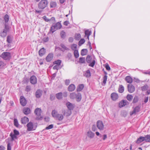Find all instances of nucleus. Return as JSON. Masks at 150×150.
<instances>
[{"label":"nucleus","mask_w":150,"mask_h":150,"mask_svg":"<svg viewBox=\"0 0 150 150\" xmlns=\"http://www.w3.org/2000/svg\"><path fill=\"white\" fill-rule=\"evenodd\" d=\"M3 59L6 61H9L11 59V57H2Z\"/></svg>","instance_id":"nucleus-56"},{"label":"nucleus","mask_w":150,"mask_h":150,"mask_svg":"<svg viewBox=\"0 0 150 150\" xmlns=\"http://www.w3.org/2000/svg\"><path fill=\"white\" fill-rule=\"evenodd\" d=\"M97 130V128L95 125H93L92 127V130L93 131L95 132Z\"/></svg>","instance_id":"nucleus-61"},{"label":"nucleus","mask_w":150,"mask_h":150,"mask_svg":"<svg viewBox=\"0 0 150 150\" xmlns=\"http://www.w3.org/2000/svg\"><path fill=\"white\" fill-rule=\"evenodd\" d=\"M124 90V87L122 85H120L119 86V88L118 89L119 92L121 93H122Z\"/></svg>","instance_id":"nucleus-31"},{"label":"nucleus","mask_w":150,"mask_h":150,"mask_svg":"<svg viewBox=\"0 0 150 150\" xmlns=\"http://www.w3.org/2000/svg\"><path fill=\"white\" fill-rule=\"evenodd\" d=\"M20 103L21 105L23 106H25L27 104V101L25 99L23 96H21L20 98Z\"/></svg>","instance_id":"nucleus-12"},{"label":"nucleus","mask_w":150,"mask_h":150,"mask_svg":"<svg viewBox=\"0 0 150 150\" xmlns=\"http://www.w3.org/2000/svg\"><path fill=\"white\" fill-rule=\"evenodd\" d=\"M62 27L61 23L59 22H57L51 27L50 31L53 33L57 30L60 29Z\"/></svg>","instance_id":"nucleus-2"},{"label":"nucleus","mask_w":150,"mask_h":150,"mask_svg":"<svg viewBox=\"0 0 150 150\" xmlns=\"http://www.w3.org/2000/svg\"><path fill=\"white\" fill-rule=\"evenodd\" d=\"M51 21L53 23L55 22V19L54 17H52L50 19H49V21Z\"/></svg>","instance_id":"nucleus-58"},{"label":"nucleus","mask_w":150,"mask_h":150,"mask_svg":"<svg viewBox=\"0 0 150 150\" xmlns=\"http://www.w3.org/2000/svg\"><path fill=\"white\" fill-rule=\"evenodd\" d=\"M148 88V86L147 85H145L141 87V90L143 91H146L147 89Z\"/></svg>","instance_id":"nucleus-47"},{"label":"nucleus","mask_w":150,"mask_h":150,"mask_svg":"<svg viewBox=\"0 0 150 150\" xmlns=\"http://www.w3.org/2000/svg\"><path fill=\"white\" fill-rule=\"evenodd\" d=\"M62 67L60 66L56 65L53 67V69L54 70L56 69L57 70H58L59 69L61 68Z\"/></svg>","instance_id":"nucleus-48"},{"label":"nucleus","mask_w":150,"mask_h":150,"mask_svg":"<svg viewBox=\"0 0 150 150\" xmlns=\"http://www.w3.org/2000/svg\"><path fill=\"white\" fill-rule=\"evenodd\" d=\"M70 97L71 99H76L77 102H80L82 99L81 95L80 93H71L70 95Z\"/></svg>","instance_id":"nucleus-1"},{"label":"nucleus","mask_w":150,"mask_h":150,"mask_svg":"<svg viewBox=\"0 0 150 150\" xmlns=\"http://www.w3.org/2000/svg\"><path fill=\"white\" fill-rule=\"evenodd\" d=\"M42 18H43V19L45 21H46V22L49 21V19L46 16H44Z\"/></svg>","instance_id":"nucleus-60"},{"label":"nucleus","mask_w":150,"mask_h":150,"mask_svg":"<svg viewBox=\"0 0 150 150\" xmlns=\"http://www.w3.org/2000/svg\"><path fill=\"white\" fill-rule=\"evenodd\" d=\"M81 38V35L79 33L76 34L75 36V39L76 40H79Z\"/></svg>","instance_id":"nucleus-39"},{"label":"nucleus","mask_w":150,"mask_h":150,"mask_svg":"<svg viewBox=\"0 0 150 150\" xmlns=\"http://www.w3.org/2000/svg\"><path fill=\"white\" fill-rule=\"evenodd\" d=\"M56 118H57L59 121H61L64 118V115L62 114H58Z\"/></svg>","instance_id":"nucleus-29"},{"label":"nucleus","mask_w":150,"mask_h":150,"mask_svg":"<svg viewBox=\"0 0 150 150\" xmlns=\"http://www.w3.org/2000/svg\"><path fill=\"white\" fill-rule=\"evenodd\" d=\"M50 7L51 8H55L57 6V3L54 1H51L50 4Z\"/></svg>","instance_id":"nucleus-34"},{"label":"nucleus","mask_w":150,"mask_h":150,"mask_svg":"<svg viewBox=\"0 0 150 150\" xmlns=\"http://www.w3.org/2000/svg\"><path fill=\"white\" fill-rule=\"evenodd\" d=\"M105 68L108 71H109L110 69V68L108 64H107L105 65Z\"/></svg>","instance_id":"nucleus-62"},{"label":"nucleus","mask_w":150,"mask_h":150,"mask_svg":"<svg viewBox=\"0 0 150 150\" xmlns=\"http://www.w3.org/2000/svg\"><path fill=\"white\" fill-rule=\"evenodd\" d=\"M74 56H79V53L77 50H75L74 52Z\"/></svg>","instance_id":"nucleus-55"},{"label":"nucleus","mask_w":150,"mask_h":150,"mask_svg":"<svg viewBox=\"0 0 150 150\" xmlns=\"http://www.w3.org/2000/svg\"><path fill=\"white\" fill-rule=\"evenodd\" d=\"M6 65V64L2 61H0V68H2Z\"/></svg>","instance_id":"nucleus-51"},{"label":"nucleus","mask_w":150,"mask_h":150,"mask_svg":"<svg viewBox=\"0 0 150 150\" xmlns=\"http://www.w3.org/2000/svg\"><path fill=\"white\" fill-rule=\"evenodd\" d=\"M85 35L87 36L88 39L89 40V36L91 33V31H89L88 30H87L85 31Z\"/></svg>","instance_id":"nucleus-33"},{"label":"nucleus","mask_w":150,"mask_h":150,"mask_svg":"<svg viewBox=\"0 0 150 150\" xmlns=\"http://www.w3.org/2000/svg\"><path fill=\"white\" fill-rule=\"evenodd\" d=\"M60 46L62 47L61 50L62 51H64L65 50H69V49L67 47L64 45L63 44H61L60 45Z\"/></svg>","instance_id":"nucleus-32"},{"label":"nucleus","mask_w":150,"mask_h":150,"mask_svg":"<svg viewBox=\"0 0 150 150\" xmlns=\"http://www.w3.org/2000/svg\"><path fill=\"white\" fill-rule=\"evenodd\" d=\"M85 42V40L84 39H81L79 42V45H81L83 44Z\"/></svg>","instance_id":"nucleus-53"},{"label":"nucleus","mask_w":150,"mask_h":150,"mask_svg":"<svg viewBox=\"0 0 150 150\" xmlns=\"http://www.w3.org/2000/svg\"><path fill=\"white\" fill-rule=\"evenodd\" d=\"M62 62V61L60 59H58L55 60L53 62V64H56L59 66H60Z\"/></svg>","instance_id":"nucleus-30"},{"label":"nucleus","mask_w":150,"mask_h":150,"mask_svg":"<svg viewBox=\"0 0 150 150\" xmlns=\"http://www.w3.org/2000/svg\"><path fill=\"white\" fill-rule=\"evenodd\" d=\"M140 109V106H136L135 108L132 111L130 112V115H132L134 114H136L137 112H138L139 111Z\"/></svg>","instance_id":"nucleus-10"},{"label":"nucleus","mask_w":150,"mask_h":150,"mask_svg":"<svg viewBox=\"0 0 150 150\" xmlns=\"http://www.w3.org/2000/svg\"><path fill=\"white\" fill-rule=\"evenodd\" d=\"M133 98V96L131 95L130 94H128L127 96V100L129 101H131L132 99Z\"/></svg>","instance_id":"nucleus-44"},{"label":"nucleus","mask_w":150,"mask_h":150,"mask_svg":"<svg viewBox=\"0 0 150 150\" xmlns=\"http://www.w3.org/2000/svg\"><path fill=\"white\" fill-rule=\"evenodd\" d=\"M88 50L86 49H82L81 52V54L82 56H84L86 55L87 52Z\"/></svg>","instance_id":"nucleus-36"},{"label":"nucleus","mask_w":150,"mask_h":150,"mask_svg":"<svg viewBox=\"0 0 150 150\" xmlns=\"http://www.w3.org/2000/svg\"><path fill=\"white\" fill-rule=\"evenodd\" d=\"M84 85L83 84H81L79 85L76 88V91L77 92L81 91L84 88Z\"/></svg>","instance_id":"nucleus-25"},{"label":"nucleus","mask_w":150,"mask_h":150,"mask_svg":"<svg viewBox=\"0 0 150 150\" xmlns=\"http://www.w3.org/2000/svg\"><path fill=\"white\" fill-rule=\"evenodd\" d=\"M86 60L87 62L90 63L88 66L90 67H93L95 64L96 61L95 58H92V57H86Z\"/></svg>","instance_id":"nucleus-4"},{"label":"nucleus","mask_w":150,"mask_h":150,"mask_svg":"<svg viewBox=\"0 0 150 150\" xmlns=\"http://www.w3.org/2000/svg\"><path fill=\"white\" fill-rule=\"evenodd\" d=\"M4 19L6 23H8V21L9 19V16L8 15L6 14L4 16Z\"/></svg>","instance_id":"nucleus-42"},{"label":"nucleus","mask_w":150,"mask_h":150,"mask_svg":"<svg viewBox=\"0 0 150 150\" xmlns=\"http://www.w3.org/2000/svg\"><path fill=\"white\" fill-rule=\"evenodd\" d=\"M149 100V97L148 96H146L145 97L144 102L145 103H146Z\"/></svg>","instance_id":"nucleus-63"},{"label":"nucleus","mask_w":150,"mask_h":150,"mask_svg":"<svg viewBox=\"0 0 150 150\" xmlns=\"http://www.w3.org/2000/svg\"><path fill=\"white\" fill-rule=\"evenodd\" d=\"M55 97L54 95L51 94L50 95V99L51 100H53L54 99Z\"/></svg>","instance_id":"nucleus-59"},{"label":"nucleus","mask_w":150,"mask_h":150,"mask_svg":"<svg viewBox=\"0 0 150 150\" xmlns=\"http://www.w3.org/2000/svg\"><path fill=\"white\" fill-rule=\"evenodd\" d=\"M145 141L147 142H150V135L148 134L145 136Z\"/></svg>","instance_id":"nucleus-35"},{"label":"nucleus","mask_w":150,"mask_h":150,"mask_svg":"<svg viewBox=\"0 0 150 150\" xmlns=\"http://www.w3.org/2000/svg\"><path fill=\"white\" fill-rule=\"evenodd\" d=\"M63 113L64 115H66L67 116H69L71 114V110H68L66 112L65 110H64L62 112Z\"/></svg>","instance_id":"nucleus-28"},{"label":"nucleus","mask_w":150,"mask_h":150,"mask_svg":"<svg viewBox=\"0 0 150 150\" xmlns=\"http://www.w3.org/2000/svg\"><path fill=\"white\" fill-rule=\"evenodd\" d=\"M58 114V113H57V112L55 110H53L52 111V115L54 117H56Z\"/></svg>","instance_id":"nucleus-37"},{"label":"nucleus","mask_w":150,"mask_h":150,"mask_svg":"<svg viewBox=\"0 0 150 150\" xmlns=\"http://www.w3.org/2000/svg\"><path fill=\"white\" fill-rule=\"evenodd\" d=\"M91 75L90 71L89 70H88L86 71H85L83 72V76L88 78L91 76Z\"/></svg>","instance_id":"nucleus-21"},{"label":"nucleus","mask_w":150,"mask_h":150,"mask_svg":"<svg viewBox=\"0 0 150 150\" xmlns=\"http://www.w3.org/2000/svg\"><path fill=\"white\" fill-rule=\"evenodd\" d=\"M85 57H81L79 59V63L81 64L84 63H85Z\"/></svg>","instance_id":"nucleus-41"},{"label":"nucleus","mask_w":150,"mask_h":150,"mask_svg":"<svg viewBox=\"0 0 150 150\" xmlns=\"http://www.w3.org/2000/svg\"><path fill=\"white\" fill-rule=\"evenodd\" d=\"M139 99V97L137 96H135L133 99L132 103H136L138 101Z\"/></svg>","instance_id":"nucleus-40"},{"label":"nucleus","mask_w":150,"mask_h":150,"mask_svg":"<svg viewBox=\"0 0 150 150\" xmlns=\"http://www.w3.org/2000/svg\"><path fill=\"white\" fill-rule=\"evenodd\" d=\"M11 148L10 144L8 143L7 144V150H11Z\"/></svg>","instance_id":"nucleus-64"},{"label":"nucleus","mask_w":150,"mask_h":150,"mask_svg":"<svg viewBox=\"0 0 150 150\" xmlns=\"http://www.w3.org/2000/svg\"><path fill=\"white\" fill-rule=\"evenodd\" d=\"M28 118L26 117H24L21 118V122L22 124H25L29 122Z\"/></svg>","instance_id":"nucleus-17"},{"label":"nucleus","mask_w":150,"mask_h":150,"mask_svg":"<svg viewBox=\"0 0 150 150\" xmlns=\"http://www.w3.org/2000/svg\"><path fill=\"white\" fill-rule=\"evenodd\" d=\"M87 135L89 138H92L94 137L95 134L91 131H89L87 132Z\"/></svg>","instance_id":"nucleus-23"},{"label":"nucleus","mask_w":150,"mask_h":150,"mask_svg":"<svg viewBox=\"0 0 150 150\" xmlns=\"http://www.w3.org/2000/svg\"><path fill=\"white\" fill-rule=\"evenodd\" d=\"M127 100H123L119 103V107L120 108H121L125 106L127 104Z\"/></svg>","instance_id":"nucleus-20"},{"label":"nucleus","mask_w":150,"mask_h":150,"mask_svg":"<svg viewBox=\"0 0 150 150\" xmlns=\"http://www.w3.org/2000/svg\"><path fill=\"white\" fill-rule=\"evenodd\" d=\"M42 95L41 91L40 89H38L35 93V96L37 98H40Z\"/></svg>","instance_id":"nucleus-22"},{"label":"nucleus","mask_w":150,"mask_h":150,"mask_svg":"<svg viewBox=\"0 0 150 150\" xmlns=\"http://www.w3.org/2000/svg\"><path fill=\"white\" fill-rule=\"evenodd\" d=\"M127 88L128 91L130 93L133 92L135 90L134 87L132 84H128Z\"/></svg>","instance_id":"nucleus-13"},{"label":"nucleus","mask_w":150,"mask_h":150,"mask_svg":"<svg viewBox=\"0 0 150 150\" xmlns=\"http://www.w3.org/2000/svg\"><path fill=\"white\" fill-rule=\"evenodd\" d=\"M53 57H46V60L47 62H50L53 59Z\"/></svg>","instance_id":"nucleus-54"},{"label":"nucleus","mask_w":150,"mask_h":150,"mask_svg":"<svg viewBox=\"0 0 150 150\" xmlns=\"http://www.w3.org/2000/svg\"><path fill=\"white\" fill-rule=\"evenodd\" d=\"M14 134L12 132H11L10 135L11 137L12 140H14L15 139H17V136L19 134V131L16 129L13 130Z\"/></svg>","instance_id":"nucleus-6"},{"label":"nucleus","mask_w":150,"mask_h":150,"mask_svg":"<svg viewBox=\"0 0 150 150\" xmlns=\"http://www.w3.org/2000/svg\"><path fill=\"white\" fill-rule=\"evenodd\" d=\"M53 127V125L52 124L49 125L46 128V129H49L52 128Z\"/></svg>","instance_id":"nucleus-57"},{"label":"nucleus","mask_w":150,"mask_h":150,"mask_svg":"<svg viewBox=\"0 0 150 150\" xmlns=\"http://www.w3.org/2000/svg\"><path fill=\"white\" fill-rule=\"evenodd\" d=\"M31 87L30 86H26L25 91L27 92H29L31 90Z\"/></svg>","instance_id":"nucleus-52"},{"label":"nucleus","mask_w":150,"mask_h":150,"mask_svg":"<svg viewBox=\"0 0 150 150\" xmlns=\"http://www.w3.org/2000/svg\"><path fill=\"white\" fill-rule=\"evenodd\" d=\"M48 2L47 0H42L38 4V8L41 9L45 8L47 6Z\"/></svg>","instance_id":"nucleus-3"},{"label":"nucleus","mask_w":150,"mask_h":150,"mask_svg":"<svg viewBox=\"0 0 150 150\" xmlns=\"http://www.w3.org/2000/svg\"><path fill=\"white\" fill-rule=\"evenodd\" d=\"M7 42L8 43H11L12 41V37L10 36H8L7 38Z\"/></svg>","instance_id":"nucleus-43"},{"label":"nucleus","mask_w":150,"mask_h":150,"mask_svg":"<svg viewBox=\"0 0 150 150\" xmlns=\"http://www.w3.org/2000/svg\"><path fill=\"white\" fill-rule=\"evenodd\" d=\"M41 110L40 108H37L34 111L35 114L37 115L36 119L37 120H41L42 117L41 115Z\"/></svg>","instance_id":"nucleus-5"},{"label":"nucleus","mask_w":150,"mask_h":150,"mask_svg":"<svg viewBox=\"0 0 150 150\" xmlns=\"http://www.w3.org/2000/svg\"><path fill=\"white\" fill-rule=\"evenodd\" d=\"M23 112L25 115H28L31 112L30 109L28 107H25L23 110Z\"/></svg>","instance_id":"nucleus-14"},{"label":"nucleus","mask_w":150,"mask_h":150,"mask_svg":"<svg viewBox=\"0 0 150 150\" xmlns=\"http://www.w3.org/2000/svg\"><path fill=\"white\" fill-rule=\"evenodd\" d=\"M14 124L15 126L17 127H19V125L17 120L16 119H15L14 120Z\"/></svg>","instance_id":"nucleus-38"},{"label":"nucleus","mask_w":150,"mask_h":150,"mask_svg":"<svg viewBox=\"0 0 150 150\" xmlns=\"http://www.w3.org/2000/svg\"><path fill=\"white\" fill-rule=\"evenodd\" d=\"M76 88V87L75 85L74 84H70L68 88V90L69 91H73Z\"/></svg>","instance_id":"nucleus-18"},{"label":"nucleus","mask_w":150,"mask_h":150,"mask_svg":"<svg viewBox=\"0 0 150 150\" xmlns=\"http://www.w3.org/2000/svg\"><path fill=\"white\" fill-rule=\"evenodd\" d=\"M45 50L44 48L41 49L39 52V55L40 56H42L44 55L45 53Z\"/></svg>","instance_id":"nucleus-26"},{"label":"nucleus","mask_w":150,"mask_h":150,"mask_svg":"<svg viewBox=\"0 0 150 150\" xmlns=\"http://www.w3.org/2000/svg\"><path fill=\"white\" fill-rule=\"evenodd\" d=\"M62 92L56 94V96L58 99L60 100L62 98Z\"/></svg>","instance_id":"nucleus-27"},{"label":"nucleus","mask_w":150,"mask_h":150,"mask_svg":"<svg viewBox=\"0 0 150 150\" xmlns=\"http://www.w3.org/2000/svg\"><path fill=\"white\" fill-rule=\"evenodd\" d=\"M8 25L5 24L4 29L0 33V36L2 37H6L7 35V33L8 30Z\"/></svg>","instance_id":"nucleus-8"},{"label":"nucleus","mask_w":150,"mask_h":150,"mask_svg":"<svg viewBox=\"0 0 150 150\" xmlns=\"http://www.w3.org/2000/svg\"><path fill=\"white\" fill-rule=\"evenodd\" d=\"M111 97L112 100L115 101L118 99V96L116 93H113L111 94Z\"/></svg>","instance_id":"nucleus-15"},{"label":"nucleus","mask_w":150,"mask_h":150,"mask_svg":"<svg viewBox=\"0 0 150 150\" xmlns=\"http://www.w3.org/2000/svg\"><path fill=\"white\" fill-rule=\"evenodd\" d=\"M145 137H144L140 136L137 139L136 143L137 144H139L143 142V141H145Z\"/></svg>","instance_id":"nucleus-19"},{"label":"nucleus","mask_w":150,"mask_h":150,"mask_svg":"<svg viewBox=\"0 0 150 150\" xmlns=\"http://www.w3.org/2000/svg\"><path fill=\"white\" fill-rule=\"evenodd\" d=\"M10 53L8 52H4L2 54V56H10Z\"/></svg>","instance_id":"nucleus-45"},{"label":"nucleus","mask_w":150,"mask_h":150,"mask_svg":"<svg viewBox=\"0 0 150 150\" xmlns=\"http://www.w3.org/2000/svg\"><path fill=\"white\" fill-rule=\"evenodd\" d=\"M107 75H105L103 77V83L105 85L106 83L107 79Z\"/></svg>","instance_id":"nucleus-46"},{"label":"nucleus","mask_w":150,"mask_h":150,"mask_svg":"<svg viewBox=\"0 0 150 150\" xmlns=\"http://www.w3.org/2000/svg\"><path fill=\"white\" fill-rule=\"evenodd\" d=\"M27 130L29 131L35 130L37 127L36 126L34 127L33 123L31 122H30L27 124Z\"/></svg>","instance_id":"nucleus-9"},{"label":"nucleus","mask_w":150,"mask_h":150,"mask_svg":"<svg viewBox=\"0 0 150 150\" xmlns=\"http://www.w3.org/2000/svg\"><path fill=\"white\" fill-rule=\"evenodd\" d=\"M69 110H71L74 109V105L70 102H68L66 104Z\"/></svg>","instance_id":"nucleus-16"},{"label":"nucleus","mask_w":150,"mask_h":150,"mask_svg":"<svg viewBox=\"0 0 150 150\" xmlns=\"http://www.w3.org/2000/svg\"><path fill=\"white\" fill-rule=\"evenodd\" d=\"M30 82L33 84H35L37 83V79L34 75L32 76L30 78Z\"/></svg>","instance_id":"nucleus-11"},{"label":"nucleus","mask_w":150,"mask_h":150,"mask_svg":"<svg viewBox=\"0 0 150 150\" xmlns=\"http://www.w3.org/2000/svg\"><path fill=\"white\" fill-rule=\"evenodd\" d=\"M96 126L100 130L102 131L104 128V125L102 121L98 120L96 122Z\"/></svg>","instance_id":"nucleus-7"},{"label":"nucleus","mask_w":150,"mask_h":150,"mask_svg":"<svg viewBox=\"0 0 150 150\" xmlns=\"http://www.w3.org/2000/svg\"><path fill=\"white\" fill-rule=\"evenodd\" d=\"M77 45H76L73 44L71 45V48L72 50H76V49L77 48Z\"/></svg>","instance_id":"nucleus-50"},{"label":"nucleus","mask_w":150,"mask_h":150,"mask_svg":"<svg viewBox=\"0 0 150 150\" xmlns=\"http://www.w3.org/2000/svg\"><path fill=\"white\" fill-rule=\"evenodd\" d=\"M60 35L62 38L65 37L66 36L65 33L64 31H62L60 32Z\"/></svg>","instance_id":"nucleus-49"},{"label":"nucleus","mask_w":150,"mask_h":150,"mask_svg":"<svg viewBox=\"0 0 150 150\" xmlns=\"http://www.w3.org/2000/svg\"><path fill=\"white\" fill-rule=\"evenodd\" d=\"M125 80L129 83H131L132 82V78L129 76H127L125 78Z\"/></svg>","instance_id":"nucleus-24"}]
</instances>
